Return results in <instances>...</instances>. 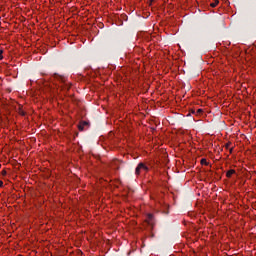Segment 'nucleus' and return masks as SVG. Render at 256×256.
<instances>
[{
    "label": "nucleus",
    "instance_id": "nucleus-4",
    "mask_svg": "<svg viewBox=\"0 0 256 256\" xmlns=\"http://www.w3.org/2000/svg\"><path fill=\"white\" fill-rule=\"evenodd\" d=\"M219 5V0H212L210 3V7L215 8Z\"/></svg>",
    "mask_w": 256,
    "mask_h": 256
},
{
    "label": "nucleus",
    "instance_id": "nucleus-12",
    "mask_svg": "<svg viewBox=\"0 0 256 256\" xmlns=\"http://www.w3.org/2000/svg\"><path fill=\"white\" fill-rule=\"evenodd\" d=\"M19 114L22 115V116H25V111L20 110V111H19Z\"/></svg>",
    "mask_w": 256,
    "mask_h": 256
},
{
    "label": "nucleus",
    "instance_id": "nucleus-9",
    "mask_svg": "<svg viewBox=\"0 0 256 256\" xmlns=\"http://www.w3.org/2000/svg\"><path fill=\"white\" fill-rule=\"evenodd\" d=\"M201 113H203V109L201 108L196 111V115H201Z\"/></svg>",
    "mask_w": 256,
    "mask_h": 256
},
{
    "label": "nucleus",
    "instance_id": "nucleus-3",
    "mask_svg": "<svg viewBox=\"0 0 256 256\" xmlns=\"http://www.w3.org/2000/svg\"><path fill=\"white\" fill-rule=\"evenodd\" d=\"M233 175H235V170H233V169H230V170H228V171L226 172V177H227L228 179H231V177H233Z\"/></svg>",
    "mask_w": 256,
    "mask_h": 256
},
{
    "label": "nucleus",
    "instance_id": "nucleus-8",
    "mask_svg": "<svg viewBox=\"0 0 256 256\" xmlns=\"http://www.w3.org/2000/svg\"><path fill=\"white\" fill-rule=\"evenodd\" d=\"M65 88L67 89V91H69V89H71V83H66Z\"/></svg>",
    "mask_w": 256,
    "mask_h": 256
},
{
    "label": "nucleus",
    "instance_id": "nucleus-2",
    "mask_svg": "<svg viewBox=\"0 0 256 256\" xmlns=\"http://www.w3.org/2000/svg\"><path fill=\"white\" fill-rule=\"evenodd\" d=\"M146 223H148V225H153V223H154L153 214H148L147 215Z\"/></svg>",
    "mask_w": 256,
    "mask_h": 256
},
{
    "label": "nucleus",
    "instance_id": "nucleus-11",
    "mask_svg": "<svg viewBox=\"0 0 256 256\" xmlns=\"http://www.w3.org/2000/svg\"><path fill=\"white\" fill-rule=\"evenodd\" d=\"M233 149H234V147L229 148V154H230V155L233 154Z\"/></svg>",
    "mask_w": 256,
    "mask_h": 256
},
{
    "label": "nucleus",
    "instance_id": "nucleus-1",
    "mask_svg": "<svg viewBox=\"0 0 256 256\" xmlns=\"http://www.w3.org/2000/svg\"><path fill=\"white\" fill-rule=\"evenodd\" d=\"M147 171H149V167L144 163H139L136 167L135 173L136 175H141V173H147Z\"/></svg>",
    "mask_w": 256,
    "mask_h": 256
},
{
    "label": "nucleus",
    "instance_id": "nucleus-7",
    "mask_svg": "<svg viewBox=\"0 0 256 256\" xmlns=\"http://www.w3.org/2000/svg\"><path fill=\"white\" fill-rule=\"evenodd\" d=\"M225 149H230L231 147V142H227L225 145H224Z\"/></svg>",
    "mask_w": 256,
    "mask_h": 256
},
{
    "label": "nucleus",
    "instance_id": "nucleus-5",
    "mask_svg": "<svg viewBox=\"0 0 256 256\" xmlns=\"http://www.w3.org/2000/svg\"><path fill=\"white\" fill-rule=\"evenodd\" d=\"M200 163H201V165H204L205 167H209V162L205 158H202L200 160Z\"/></svg>",
    "mask_w": 256,
    "mask_h": 256
},
{
    "label": "nucleus",
    "instance_id": "nucleus-6",
    "mask_svg": "<svg viewBox=\"0 0 256 256\" xmlns=\"http://www.w3.org/2000/svg\"><path fill=\"white\" fill-rule=\"evenodd\" d=\"M85 125H87V122H81V123L78 125L79 131H83Z\"/></svg>",
    "mask_w": 256,
    "mask_h": 256
},
{
    "label": "nucleus",
    "instance_id": "nucleus-14",
    "mask_svg": "<svg viewBox=\"0 0 256 256\" xmlns=\"http://www.w3.org/2000/svg\"><path fill=\"white\" fill-rule=\"evenodd\" d=\"M3 187V180H0V189Z\"/></svg>",
    "mask_w": 256,
    "mask_h": 256
},
{
    "label": "nucleus",
    "instance_id": "nucleus-13",
    "mask_svg": "<svg viewBox=\"0 0 256 256\" xmlns=\"http://www.w3.org/2000/svg\"><path fill=\"white\" fill-rule=\"evenodd\" d=\"M2 175L3 176L7 175V171L6 170H2Z\"/></svg>",
    "mask_w": 256,
    "mask_h": 256
},
{
    "label": "nucleus",
    "instance_id": "nucleus-10",
    "mask_svg": "<svg viewBox=\"0 0 256 256\" xmlns=\"http://www.w3.org/2000/svg\"><path fill=\"white\" fill-rule=\"evenodd\" d=\"M0 61H3V50H0Z\"/></svg>",
    "mask_w": 256,
    "mask_h": 256
}]
</instances>
